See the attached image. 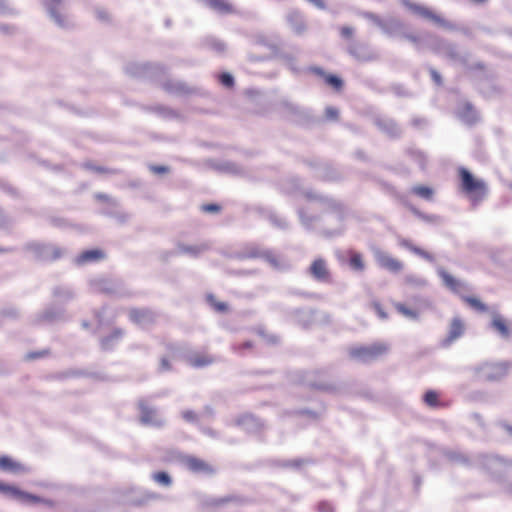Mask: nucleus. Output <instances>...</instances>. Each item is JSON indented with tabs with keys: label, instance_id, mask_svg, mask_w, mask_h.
I'll return each instance as SVG.
<instances>
[{
	"label": "nucleus",
	"instance_id": "f257e3e1",
	"mask_svg": "<svg viewBox=\"0 0 512 512\" xmlns=\"http://www.w3.org/2000/svg\"><path fill=\"white\" fill-rule=\"evenodd\" d=\"M389 344L377 341L371 344L355 345L348 349V357L359 363H371L383 358L389 352Z\"/></svg>",
	"mask_w": 512,
	"mask_h": 512
},
{
	"label": "nucleus",
	"instance_id": "f03ea898",
	"mask_svg": "<svg viewBox=\"0 0 512 512\" xmlns=\"http://www.w3.org/2000/svg\"><path fill=\"white\" fill-rule=\"evenodd\" d=\"M461 190L469 196L473 202L482 201L487 194V187L483 180L475 178L466 168L458 170Z\"/></svg>",
	"mask_w": 512,
	"mask_h": 512
},
{
	"label": "nucleus",
	"instance_id": "7ed1b4c3",
	"mask_svg": "<svg viewBox=\"0 0 512 512\" xmlns=\"http://www.w3.org/2000/svg\"><path fill=\"white\" fill-rule=\"evenodd\" d=\"M138 409L142 424L154 427H162L164 425V421L159 417L156 408L150 406L146 400L138 402Z\"/></svg>",
	"mask_w": 512,
	"mask_h": 512
},
{
	"label": "nucleus",
	"instance_id": "20e7f679",
	"mask_svg": "<svg viewBox=\"0 0 512 512\" xmlns=\"http://www.w3.org/2000/svg\"><path fill=\"white\" fill-rule=\"evenodd\" d=\"M402 3L405 7H407L410 11H412L415 14H418L419 16L431 20L434 23L441 25L443 27H449L450 23L446 21L444 18H442L440 15H437L434 13L431 9L428 7H425L420 4L413 3L409 0H402Z\"/></svg>",
	"mask_w": 512,
	"mask_h": 512
},
{
	"label": "nucleus",
	"instance_id": "39448f33",
	"mask_svg": "<svg viewBox=\"0 0 512 512\" xmlns=\"http://www.w3.org/2000/svg\"><path fill=\"white\" fill-rule=\"evenodd\" d=\"M183 464L194 474L212 475L216 471L212 464L192 455L185 456L183 458Z\"/></svg>",
	"mask_w": 512,
	"mask_h": 512
},
{
	"label": "nucleus",
	"instance_id": "423d86ee",
	"mask_svg": "<svg viewBox=\"0 0 512 512\" xmlns=\"http://www.w3.org/2000/svg\"><path fill=\"white\" fill-rule=\"evenodd\" d=\"M310 275L319 282H331V274L327 262L323 258L315 259L309 267Z\"/></svg>",
	"mask_w": 512,
	"mask_h": 512
},
{
	"label": "nucleus",
	"instance_id": "0eeeda50",
	"mask_svg": "<svg viewBox=\"0 0 512 512\" xmlns=\"http://www.w3.org/2000/svg\"><path fill=\"white\" fill-rule=\"evenodd\" d=\"M378 265L392 273H399L403 270L404 264L385 252H377L375 255Z\"/></svg>",
	"mask_w": 512,
	"mask_h": 512
},
{
	"label": "nucleus",
	"instance_id": "6e6552de",
	"mask_svg": "<svg viewBox=\"0 0 512 512\" xmlns=\"http://www.w3.org/2000/svg\"><path fill=\"white\" fill-rule=\"evenodd\" d=\"M106 257V254L101 249H91V250H84L80 254L77 255L75 259V263L77 265H85L88 263H94L104 260Z\"/></svg>",
	"mask_w": 512,
	"mask_h": 512
},
{
	"label": "nucleus",
	"instance_id": "1a4fd4ad",
	"mask_svg": "<svg viewBox=\"0 0 512 512\" xmlns=\"http://www.w3.org/2000/svg\"><path fill=\"white\" fill-rule=\"evenodd\" d=\"M465 332V323L459 317H454L449 325V331L447 337L444 340L445 345H450L457 339H459Z\"/></svg>",
	"mask_w": 512,
	"mask_h": 512
},
{
	"label": "nucleus",
	"instance_id": "9d476101",
	"mask_svg": "<svg viewBox=\"0 0 512 512\" xmlns=\"http://www.w3.org/2000/svg\"><path fill=\"white\" fill-rule=\"evenodd\" d=\"M0 470L12 474H21L28 471V468L7 455L0 456Z\"/></svg>",
	"mask_w": 512,
	"mask_h": 512
},
{
	"label": "nucleus",
	"instance_id": "9b49d317",
	"mask_svg": "<svg viewBox=\"0 0 512 512\" xmlns=\"http://www.w3.org/2000/svg\"><path fill=\"white\" fill-rule=\"evenodd\" d=\"M439 275L444 283V285L451 290L452 292L456 294H461L464 291H467L466 284L455 278L453 275H451L449 272L445 270L439 271Z\"/></svg>",
	"mask_w": 512,
	"mask_h": 512
},
{
	"label": "nucleus",
	"instance_id": "f8f14e48",
	"mask_svg": "<svg viewBox=\"0 0 512 512\" xmlns=\"http://www.w3.org/2000/svg\"><path fill=\"white\" fill-rule=\"evenodd\" d=\"M215 357L205 351H198L192 353L188 357V363L194 368H203L212 365L215 362Z\"/></svg>",
	"mask_w": 512,
	"mask_h": 512
},
{
	"label": "nucleus",
	"instance_id": "ddd939ff",
	"mask_svg": "<svg viewBox=\"0 0 512 512\" xmlns=\"http://www.w3.org/2000/svg\"><path fill=\"white\" fill-rule=\"evenodd\" d=\"M62 1L63 0H42L44 6L59 25H64L65 23V17L61 13Z\"/></svg>",
	"mask_w": 512,
	"mask_h": 512
},
{
	"label": "nucleus",
	"instance_id": "4468645a",
	"mask_svg": "<svg viewBox=\"0 0 512 512\" xmlns=\"http://www.w3.org/2000/svg\"><path fill=\"white\" fill-rule=\"evenodd\" d=\"M206 6L220 14L234 13V7L226 0H202Z\"/></svg>",
	"mask_w": 512,
	"mask_h": 512
},
{
	"label": "nucleus",
	"instance_id": "2eb2a0df",
	"mask_svg": "<svg viewBox=\"0 0 512 512\" xmlns=\"http://www.w3.org/2000/svg\"><path fill=\"white\" fill-rule=\"evenodd\" d=\"M129 317L131 321L137 324L152 322L154 320V315L149 309H131L129 312Z\"/></svg>",
	"mask_w": 512,
	"mask_h": 512
},
{
	"label": "nucleus",
	"instance_id": "dca6fc26",
	"mask_svg": "<svg viewBox=\"0 0 512 512\" xmlns=\"http://www.w3.org/2000/svg\"><path fill=\"white\" fill-rule=\"evenodd\" d=\"M245 500L237 495H227L223 497H217L209 500L207 502V506L212 508H219L229 503H236V504H242Z\"/></svg>",
	"mask_w": 512,
	"mask_h": 512
},
{
	"label": "nucleus",
	"instance_id": "f3484780",
	"mask_svg": "<svg viewBox=\"0 0 512 512\" xmlns=\"http://www.w3.org/2000/svg\"><path fill=\"white\" fill-rule=\"evenodd\" d=\"M423 401L430 408L447 407L449 405L440 399V393L436 390H427L423 395Z\"/></svg>",
	"mask_w": 512,
	"mask_h": 512
},
{
	"label": "nucleus",
	"instance_id": "a211bd4d",
	"mask_svg": "<svg viewBox=\"0 0 512 512\" xmlns=\"http://www.w3.org/2000/svg\"><path fill=\"white\" fill-rule=\"evenodd\" d=\"M400 245L406 249H408L409 251H411L412 253L420 256L421 258L429 261V262H433L434 261V256L432 253L414 245L410 240L408 239H402L400 240Z\"/></svg>",
	"mask_w": 512,
	"mask_h": 512
},
{
	"label": "nucleus",
	"instance_id": "6ab92c4d",
	"mask_svg": "<svg viewBox=\"0 0 512 512\" xmlns=\"http://www.w3.org/2000/svg\"><path fill=\"white\" fill-rule=\"evenodd\" d=\"M311 70L314 74L322 77L327 85L333 87L336 90H340L342 88L343 82L339 77H337L335 75H331V74H326L319 67H314Z\"/></svg>",
	"mask_w": 512,
	"mask_h": 512
},
{
	"label": "nucleus",
	"instance_id": "aec40b11",
	"mask_svg": "<svg viewBox=\"0 0 512 512\" xmlns=\"http://www.w3.org/2000/svg\"><path fill=\"white\" fill-rule=\"evenodd\" d=\"M271 251L263 250L257 245H249L245 248L242 258L245 259H258V258H269Z\"/></svg>",
	"mask_w": 512,
	"mask_h": 512
},
{
	"label": "nucleus",
	"instance_id": "412c9836",
	"mask_svg": "<svg viewBox=\"0 0 512 512\" xmlns=\"http://www.w3.org/2000/svg\"><path fill=\"white\" fill-rule=\"evenodd\" d=\"M289 24L295 34H303L306 31V24L301 15L293 13L288 17Z\"/></svg>",
	"mask_w": 512,
	"mask_h": 512
},
{
	"label": "nucleus",
	"instance_id": "4be33fe9",
	"mask_svg": "<svg viewBox=\"0 0 512 512\" xmlns=\"http://www.w3.org/2000/svg\"><path fill=\"white\" fill-rule=\"evenodd\" d=\"M491 325L503 337H508L509 336L510 331H509L508 324H507L506 320L502 316H500V315L493 316Z\"/></svg>",
	"mask_w": 512,
	"mask_h": 512
},
{
	"label": "nucleus",
	"instance_id": "5701e85b",
	"mask_svg": "<svg viewBox=\"0 0 512 512\" xmlns=\"http://www.w3.org/2000/svg\"><path fill=\"white\" fill-rule=\"evenodd\" d=\"M411 192L425 200H432L434 191L431 187L424 186V185H416L411 189Z\"/></svg>",
	"mask_w": 512,
	"mask_h": 512
},
{
	"label": "nucleus",
	"instance_id": "b1692460",
	"mask_svg": "<svg viewBox=\"0 0 512 512\" xmlns=\"http://www.w3.org/2000/svg\"><path fill=\"white\" fill-rule=\"evenodd\" d=\"M179 249H180V252H182V253L193 255V256H197L201 252L207 250L208 249V245H206V244L194 245V246H192V245H180Z\"/></svg>",
	"mask_w": 512,
	"mask_h": 512
},
{
	"label": "nucleus",
	"instance_id": "393cba45",
	"mask_svg": "<svg viewBox=\"0 0 512 512\" xmlns=\"http://www.w3.org/2000/svg\"><path fill=\"white\" fill-rule=\"evenodd\" d=\"M395 309L402 314L403 316L410 318V319H417L418 318V312L414 309H411L407 307L405 304L396 302L394 303Z\"/></svg>",
	"mask_w": 512,
	"mask_h": 512
},
{
	"label": "nucleus",
	"instance_id": "a878e982",
	"mask_svg": "<svg viewBox=\"0 0 512 512\" xmlns=\"http://www.w3.org/2000/svg\"><path fill=\"white\" fill-rule=\"evenodd\" d=\"M349 265L354 270L363 271L365 268V265H364L362 255L357 252L352 253L349 258Z\"/></svg>",
	"mask_w": 512,
	"mask_h": 512
},
{
	"label": "nucleus",
	"instance_id": "bb28decb",
	"mask_svg": "<svg viewBox=\"0 0 512 512\" xmlns=\"http://www.w3.org/2000/svg\"><path fill=\"white\" fill-rule=\"evenodd\" d=\"M123 336V330L116 328L112 331L109 336L104 337L101 340V344L104 348H109L113 341L119 340Z\"/></svg>",
	"mask_w": 512,
	"mask_h": 512
},
{
	"label": "nucleus",
	"instance_id": "cd10ccee",
	"mask_svg": "<svg viewBox=\"0 0 512 512\" xmlns=\"http://www.w3.org/2000/svg\"><path fill=\"white\" fill-rule=\"evenodd\" d=\"M152 479L157 482L158 484L168 487L171 485L172 480L171 477L168 475V473L164 471L155 472L152 475Z\"/></svg>",
	"mask_w": 512,
	"mask_h": 512
},
{
	"label": "nucleus",
	"instance_id": "c85d7f7f",
	"mask_svg": "<svg viewBox=\"0 0 512 512\" xmlns=\"http://www.w3.org/2000/svg\"><path fill=\"white\" fill-rule=\"evenodd\" d=\"M462 299L473 309L485 312L487 311V307L485 304H483L479 299L475 297H468V296H462Z\"/></svg>",
	"mask_w": 512,
	"mask_h": 512
},
{
	"label": "nucleus",
	"instance_id": "c756f323",
	"mask_svg": "<svg viewBox=\"0 0 512 512\" xmlns=\"http://www.w3.org/2000/svg\"><path fill=\"white\" fill-rule=\"evenodd\" d=\"M0 493L12 498H16L17 494H20V490L15 486L0 481Z\"/></svg>",
	"mask_w": 512,
	"mask_h": 512
},
{
	"label": "nucleus",
	"instance_id": "7c9ffc66",
	"mask_svg": "<svg viewBox=\"0 0 512 512\" xmlns=\"http://www.w3.org/2000/svg\"><path fill=\"white\" fill-rule=\"evenodd\" d=\"M207 299L215 311L220 313L228 311V305L225 302L218 301L213 295H209Z\"/></svg>",
	"mask_w": 512,
	"mask_h": 512
},
{
	"label": "nucleus",
	"instance_id": "2f4dec72",
	"mask_svg": "<svg viewBox=\"0 0 512 512\" xmlns=\"http://www.w3.org/2000/svg\"><path fill=\"white\" fill-rule=\"evenodd\" d=\"M16 498H19V499H22L25 501H29V502H33V503L45 502L40 497L30 494V493H27V492H23L21 490H20V494H17Z\"/></svg>",
	"mask_w": 512,
	"mask_h": 512
},
{
	"label": "nucleus",
	"instance_id": "473e14b6",
	"mask_svg": "<svg viewBox=\"0 0 512 512\" xmlns=\"http://www.w3.org/2000/svg\"><path fill=\"white\" fill-rule=\"evenodd\" d=\"M254 343L252 341H244L238 343L234 346V350L238 353L243 354L246 350H251L254 348Z\"/></svg>",
	"mask_w": 512,
	"mask_h": 512
},
{
	"label": "nucleus",
	"instance_id": "72a5a7b5",
	"mask_svg": "<svg viewBox=\"0 0 512 512\" xmlns=\"http://www.w3.org/2000/svg\"><path fill=\"white\" fill-rule=\"evenodd\" d=\"M372 308L374 309V311L376 312V314L378 315V317L380 319H387L388 318V315L387 313L385 312L382 304L378 301H373L372 304H371Z\"/></svg>",
	"mask_w": 512,
	"mask_h": 512
},
{
	"label": "nucleus",
	"instance_id": "f704fd0d",
	"mask_svg": "<svg viewBox=\"0 0 512 512\" xmlns=\"http://www.w3.org/2000/svg\"><path fill=\"white\" fill-rule=\"evenodd\" d=\"M349 53L356 58H361L363 55V47L359 43H352L348 49Z\"/></svg>",
	"mask_w": 512,
	"mask_h": 512
},
{
	"label": "nucleus",
	"instance_id": "c9c22d12",
	"mask_svg": "<svg viewBox=\"0 0 512 512\" xmlns=\"http://www.w3.org/2000/svg\"><path fill=\"white\" fill-rule=\"evenodd\" d=\"M201 210L205 213H219L221 206L215 203L203 204Z\"/></svg>",
	"mask_w": 512,
	"mask_h": 512
},
{
	"label": "nucleus",
	"instance_id": "e433bc0d",
	"mask_svg": "<svg viewBox=\"0 0 512 512\" xmlns=\"http://www.w3.org/2000/svg\"><path fill=\"white\" fill-rule=\"evenodd\" d=\"M49 355V350H41L36 352H29L26 356V360H35L39 358H43Z\"/></svg>",
	"mask_w": 512,
	"mask_h": 512
},
{
	"label": "nucleus",
	"instance_id": "4c0bfd02",
	"mask_svg": "<svg viewBox=\"0 0 512 512\" xmlns=\"http://www.w3.org/2000/svg\"><path fill=\"white\" fill-rule=\"evenodd\" d=\"M182 418L187 422H196L198 420L197 414L192 410H185L182 412Z\"/></svg>",
	"mask_w": 512,
	"mask_h": 512
},
{
	"label": "nucleus",
	"instance_id": "58836bf2",
	"mask_svg": "<svg viewBox=\"0 0 512 512\" xmlns=\"http://www.w3.org/2000/svg\"><path fill=\"white\" fill-rule=\"evenodd\" d=\"M220 81L222 84H224L225 86H228V87H230L234 84L233 77L228 73L221 74Z\"/></svg>",
	"mask_w": 512,
	"mask_h": 512
},
{
	"label": "nucleus",
	"instance_id": "ea45409f",
	"mask_svg": "<svg viewBox=\"0 0 512 512\" xmlns=\"http://www.w3.org/2000/svg\"><path fill=\"white\" fill-rule=\"evenodd\" d=\"M354 29L349 26H343L340 28V34L342 37L349 39L353 36Z\"/></svg>",
	"mask_w": 512,
	"mask_h": 512
},
{
	"label": "nucleus",
	"instance_id": "a19ab883",
	"mask_svg": "<svg viewBox=\"0 0 512 512\" xmlns=\"http://www.w3.org/2000/svg\"><path fill=\"white\" fill-rule=\"evenodd\" d=\"M210 46L218 52H223L225 50V44L216 39L211 40Z\"/></svg>",
	"mask_w": 512,
	"mask_h": 512
},
{
	"label": "nucleus",
	"instance_id": "79ce46f5",
	"mask_svg": "<svg viewBox=\"0 0 512 512\" xmlns=\"http://www.w3.org/2000/svg\"><path fill=\"white\" fill-rule=\"evenodd\" d=\"M160 368L162 371H169L171 370L172 366L168 358L163 357L160 360Z\"/></svg>",
	"mask_w": 512,
	"mask_h": 512
},
{
	"label": "nucleus",
	"instance_id": "37998d69",
	"mask_svg": "<svg viewBox=\"0 0 512 512\" xmlns=\"http://www.w3.org/2000/svg\"><path fill=\"white\" fill-rule=\"evenodd\" d=\"M319 512H333L332 506L328 502H320L318 504Z\"/></svg>",
	"mask_w": 512,
	"mask_h": 512
},
{
	"label": "nucleus",
	"instance_id": "c03bdc74",
	"mask_svg": "<svg viewBox=\"0 0 512 512\" xmlns=\"http://www.w3.org/2000/svg\"><path fill=\"white\" fill-rule=\"evenodd\" d=\"M430 75H431V78L432 80L437 84V85H441L442 84V78H441V75L435 70V69H431L430 70Z\"/></svg>",
	"mask_w": 512,
	"mask_h": 512
},
{
	"label": "nucleus",
	"instance_id": "a18cd8bd",
	"mask_svg": "<svg viewBox=\"0 0 512 512\" xmlns=\"http://www.w3.org/2000/svg\"><path fill=\"white\" fill-rule=\"evenodd\" d=\"M150 169L156 174H165L169 171V168L166 166H151Z\"/></svg>",
	"mask_w": 512,
	"mask_h": 512
},
{
	"label": "nucleus",
	"instance_id": "49530a36",
	"mask_svg": "<svg viewBox=\"0 0 512 512\" xmlns=\"http://www.w3.org/2000/svg\"><path fill=\"white\" fill-rule=\"evenodd\" d=\"M271 255L269 258H265L267 261H269L271 264H273L274 266H277L278 265V259L277 257L271 252Z\"/></svg>",
	"mask_w": 512,
	"mask_h": 512
},
{
	"label": "nucleus",
	"instance_id": "de8ad7c7",
	"mask_svg": "<svg viewBox=\"0 0 512 512\" xmlns=\"http://www.w3.org/2000/svg\"><path fill=\"white\" fill-rule=\"evenodd\" d=\"M327 114L330 115L331 117L333 118H336L337 117V110L336 109H333V108H329L327 109Z\"/></svg>",
	"mask_w": 512,
	"mask_h": 512
},
{
	"label": "nucleus",
	"instance_id": "09e8293b",
	"mask_svg": "<svg viewBox=\"0 0 512 512\" xmlns=\"http://www.w3.org/2000/svg\"><path fill=\"white\" fill-rule=\"evenodd\" d=\"M97 199L99 200H103V201H108L109 200V197L105 194H98L97 196Z\"/></svg>",
	"mask_w": 512,
	"mask_h": 512
},
{
	"label": "nucleus",
	"instance_id": "8fccbe9b",
	"mask_svg": "<svg viewBox=\"0 0 512 512\" xmlns=\"http://www.w3.org/2000/svg\"><path fill=\"white\" fill-rule=\"evenodd\" d=\"M465 108L468 112H471L472 114H474V110H473V107L470 105V104H466L465 105Z\"/></svg>",
	"mask_w": 512,
	"mask_h": 512
},
{
	"label": "nucleus",
	"instance_id": "3c124183",
	"mask_svg": "<svg viewBox=\"0 0 512 512\" xmlns=\"http://www.w3.org/2000/svg\"><path fill=\"white\" fill-rule=\"evenodd\" d=\"M6 8V4L4 0H0V11L4 10Z\"/></svg>",
	"mask_w": 512,
	"mask_h": 512
},
{
	"label": "nucleus",
	"instance_id": "603ef678",
	"mask_svg": "<svg viewBox=\"0 0 512 512\" xmlns=\"http://www.w3.org/2000/svg\"><path fill=\"white\" fill-rule=\"evenodd\" d=\"M96 170H97L98 172H107V170H106V169H104V168H97Z\"/></svg>",
	"mask_w": 512,
	"mask_h": 512
},
{
	"label": "nucleus",
	"instance_id": "864d4df0",
	"mask_svg": "<svg viewBox=\"0 0 512 512\" xmlns=\"http://www.w3.org/2000/svg\"><path fill=\"white\" fill-rule=\"evenodd\" d=\"M473 1H474V2H476V3H484V2H486L487 0H473Z\"/></svg>",
	"mask_w": 512,
	"mask_h": 512
},
{
	"label": "nucleus",
	"instance_id": "5fc2aeb1",
	"mask_svg": "<svg viewBox=\"0 0 512 512\" xmlns=\"http://www.w3.org/2000/svg\"><path fill=\"white\" fill-rule=\"evenodd\" d=\"M367 17L370 18V19H375V16L372 15V14H367Z\"/></svg>",
	"mask_w": 512,
	"mask_h": 512
},
{
	"label": "nucleus",
	"instance_id": "6e6d98bb",
	"mask_svg": "<svg viewBox=\"0 0 512 512\" xmlns=\"http://www.w3.org/2000/svg\"><path fill=\"white\" fill-rule=\"evenodd\" d=\"M164 88L167 90V91H170V87L168 85H165Z\"/></svg>",
	"mask_w": 512,
	"mask_h": 512
},
{
	"label": "nucleus",
	"instance_id": "4d7b16f0",
	"mask_svg": "<svg viewBox=\"0 0 512 512\" xmlns=\"http://www.w3.org/2000/svg\"><path fill=\"white\" fill-rule=\"evenodd\" d=\"M507 430L510 434H512V427H508Z\"/></svg>",
	"mask_w": 512,
	"mask_h": 512
}]
</instances>
